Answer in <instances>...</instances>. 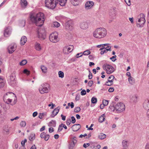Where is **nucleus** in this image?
Masks as SVG:
<instances>
[{
    "label": "nucleus",
    "mask_w": 149,
    "mask_h": 149,
    "mask_svg": "<svg viewBox=\"0 0 149 149\" xmlns=\"http://www.w3.org/2000/svg\"><path fill=\"white\" fill-rule=\"evenodd\" d=\"M125 1L128 6H130L131 5L130 0H125Z\"/></svg>",
    "instance_id": "nucleus-56"
},
{
    "label": "nucleus",
    "mask_w": 149,
    "mask_h": 149,
    "mask_svg": "<svg viewBox=\"0 0 149 149\" xmlns=\"http://www.w3.org/2000/svg\"><path fill=\"white\" fill-rule=\"evenodd\" d=\"M35 49L38 51L40 50L42 48L40 44L37 42L35 43Z\"/></svg>",
    "instance_id": "nucleus-28"
},
{
    "label": "nucleus",
    "mask_w": 149,
    "mask_h": 149,
    "mask_svg": "<svg viewBox=\"0 0 149 149\" xmlns=\"http://www.w3.org/2000/svg\"><path fill=\"white\" fill-rule=\"evenodd\" d=\"M35 139V134H31L29 137V139L31 141H32Z\"/></svg>",
    "instance_id": "nucleus-35"
},
{
    "label": "nucleus",
    "mask_w": 149,
    "mask_h": 149,
    "mask_svg": "<svg viewBox=\"0 0 149 149\" xmlns=\"http://www.w3.org/2000/svg\"><path fill=\"white\" fill-rule=\"evenodd\" d=\"M46 134L45 132H42L40 134V137L42 138H44Z\"/></svg>",
    "instance_id": "nucleus-48"
},
{
    "label": "nucleus",
    "mask_w": 149,
    "mask_h": 149,
    "mask_svg": "<svg viewBox=\"0 0 149 149\" xmlns=\"http://www.w3.org/2000/svg\"><path fill=\"white\" fill-rule=\"evenodd\" d=\"M114 90L113 88H110L109 89L108 91L109 92H112L114 91Z\"/></svg>",
    "instance_id": "nucleus-63"
},
{
    "label": "nucleus",
    "mask_w": 149,
    "mask_h": 149,
    "mask_svg": "<svg viewBox=\"0 0 149 149\" xmlns=\"http://www.w3.org/2000/svg\"><path fill=\"white\" fill-rule=\"evenodd\" d=\"M27 41V38L25 36H22L20 40L21 44L22 45H24Z\"/></svg>",
    "instance_id": "nucleus-27"
},
{
    "label": "nucleus",
    "mask_w": 149,
    "mask_h": 149,
    "mask_svg": "<svg viewBox=\"0 0 149 149\" xmlns=\"http://www.w3.org/2000/svg\"><path fill=\"white\" fill-rule=\"evenodd\" d=\"M38 37L40 40H44L46 38L45 31L43 29H39L37 31Z\"/></svg>",
    "instance_id": "nucleus-9"
},
{
    "label": "nucleus",
    "mask_w": 149,
    "mask_h": 149,
    "mask_svg": "<svg viewBox=\"0 0 149 149\" xmlns=\"http://www.w3.org/2000/svg\"><path fill=\"white\" fill-rule=\"evenodd\" d=\"M58 76L59 77L63 78L64 77V73L61 71H59L58 72Z\"/></svg>",
    "instance_id": "nucleus-39"
},
{
    "label": "nucleus",
    "mask_w": 149,
    "mask_h": 149,
    "mask_svg": "<svg viewBox=\"0 0 149 149\" xmlns=\"http://www.w3.org/2000/svg\"><path fill=\"white\" fill-rule=\"evenodd\" d=\"M15 97L14 101L13 103L11 104L12 105L16 104L17 102V98L15 94L12 92H8L5 94L3 96L4 101L7 104H9L11 102L12 100V97Z\"/></svg>",
    "instance_id": "nucleus-3"
},
{
    "label": "nucleus",
    "mask_w": 149,
    "mask_h": 149,
    "mask_svg": "<svg viewBox=\"0 0 149 149\" xmlns=\"http://www.w3.org/2000/svg\"><path fill=\"white\" fill-rule=\"evenodd\" d=\"M59 111V109L58 108L55 109L52 111V114L51 115V117H54L58 113Z\"/></svg>",
    "instance_id": "nucleus-23"
},
{
    "label": "nucleus",
    "mask_w": 149,
    "mask_h": 149,
    "mask_svg": "<svg viewBox=\"0 0 149 149\" xmlns=\"http://www.w3.org/2000/svg\"><path fill=\"white\" fill-rule=\"evenodd\" d=\"M12 29L10 27H6L4 30V35L5 37H8L11 33Z\"/></svg>",
    "instance_id": "nucleus-12"
},
{
    "label": "nucleus",
    "mask_w": 149,
    "mask_h": 149,
    "mask_svg": "<svg viewBox=\"0 0 149 149\" xmlns=\"http://www.w3.org/2000/svg\"><path fill=\"white\" fill-rule=\"evenodd\" d=\"M111 46H108L107 47H105V49H106L107 51H111Z\"/></svg>",
    "instance_id": "nucleus-51"
},
{
    "label": "nucleus",
    "mask_w": 149,
    "mask_h": 149,
    "mask_svg": "<svg viewBox=\"0 0 149 149\" xmlns=\"http://www.w3.org/2000/svg\"><path fill=\"white\" fill-rule=\"evenodd\" d=\"M66 124L67 125H69L71 123V120L70 119L67 120L66 122Z\"/></svg>",
    "instance_id": "nucleus-54"
},
{
    "label": "nucleus",
    "mask_w": 149,
    "mask_h": 149,
    "mask_svg": "<svg viewBox=\"0 0 149 149\" xmlns=\"http://www.w3.org/2000/svg\"><path fill=\"white\" fill-rule=\"evenodd\" d=\"M138 97L136 95H134L130 96V100L132 102H137Z\"/></svg>",
    "instance_id": "nucleus-20"
},
{
    "label": "nucleus",
    "mask_w": 149,
    "mask_h": 149,
    "mask_svg": "<svg viewBox=\"0 0 149 149\" xmlns=\"http://www.w3.org/2000/svg\"><path fill=\"white\" fill-rule=\"evenodd\" d=\"M128 141L126 140H124L122 142V144L124 148L127 147L128 146Z\"/></svg>",
    "instance_id": "nucleus-36"
},
{
    "label": "nucleus",
    "mask_w": 149,
    "mask_h": 149,
    "mask_svg": "<svg viewBox=\"0 0 149 149\" xmlns=\"http://www.w3.org/2000/svg\"><path fill=\"white\" fill-rule=\"evenodd\" d=\"M97 99L94 97H93L91 100V102L93 104L96 103L97 102Z\"/></svg>",
    "instance_id": "nucleus-41"
},
{
    "label": "nucleus",
    "mask_w": 149,
    "mask_h": 149,
    "mask_svg": "<svg viewBox=\"0 0 149 149\" xmlns=\"http://www.w3.org/2000/svg\"><path fill=\"white\" fill-rule=\"evenodd\" d=\"M86 94V91L85 90H83L81 92V94L82 95H85Z\"/></svg>",
    "instance_id": "nucleus-55"
},
{
    "label": "nucleus",
    "mask_w": 149,
    "mask_h": 149,
    "mask_svg": "<svg viewBox=\"0 0 149 149\" xmlns=\"http://www.w3.org/2000/svg\"><path fill=\"white\" fill-rule=\"evenodd\" d=\"M145 149H149V143H148L146 144Z\"/></svg>",
    "instance_id": "nucleus-64"
},
{
    "label": "nucleus",
    "mask_w": 149,
    "mask_h": 149,
    "mask_svg": "<svg viewBox=\"0 0 149 149\" xmlns=\"http://www.w3.org/2000/svg\"><path fill=\"white\" fill-rule=\"evenodd\" d=\"M17 45L15 44H12L8 46V50L9 53L10 54H12L16 50Z\"/></svg>",
    "instance_id": "nucleus-13"
},
{
    "label": "nucleus",
    "mask_w": 149,
    "mask_h": 149,
    "mask_svg": "<svg viewBox=\"0 0 149 149\" xmlns=\"http://www.w3.org/2000/svg\"><path fill=\"white\" fill-rule=\"evenodd\" d=\"M100 50L101 51L100 54L101 55H103L104 53H106L107 52V51L106 49H105V47H103L100 49Z\"/></svg>",
    "instance_id": "nucleus-33"
},
{
    "label": "nucleus",
    "mask_w": 149,
    "mask_h": 149,
    "mask_svg": "<svg viewBox=\"0 0 149 149\" xmlns=\"http://www.w3.org/2000/svg\"><path fill=\"white\" fill-rule=\"evenodd\" d=\"M90 145V144L89 143H84L83 145V147L85 148H86L89 146Z\"/></svg>",
    "instance_id": "nucleus-59"
},
{
    "label": "nucleus",
    "mask_w": 149,
    "mask_h": 149,
    "mask_svg": "<svg viewBox=\"0 0 149 149\" xmlns=\"http://www.w3.org/2000/svg\"><path fill=\"white\" fill-rule=\"evenodd\" d=\"M20 3L21 8L23 9H24L26 7L28 4L26 0H21Z\"/></svg>",
    "instance_id": "nucleus-18"
},
{
    "label": "nucleus",
    "mask_w": 149,
    "mask_h": 149,
    "mask_svg": "<svg viewBox=\"0 0 149 149\" xmlns=\"http://www.w3.org/2000/svg\"><path fill=\"white\" fill-rule=\"evenodd\" d=\"M128 81L131 84H133L134 83V80L133 78L131 76L129 77Z\"/></svg>",
    "instance_id": "nucleus-37"
},
{
    "label": "nucleus",
    "mask_w": 149,
    "mask_h": 149,
    "mask_svg": "<svg viewBox=\"0 0 149 149\" xmlns=\"http://www.w3.org/2000/svg\"><path fill=\"white\" fill-rule=\"evenodd\" d=\"M143 107L144 108L148 110L149 109V100H146L143 104Z\"/></svg>",
    "instance_id": "nucleus-22"
},
{
    "label": "nucleus",
    "mask_w": 149,
    "mask_h": 149,
    "mask_svg": "<svg viewBox=\"0 0 149 149\" xmlns=\"http://www.w3.org/2000/svg\"><path fill=\"white\" fill-rule=\"evenodd\" d=\"M49 137V136L48 134H46L44 138V139L45 140L47 141Z\"/></svg>",
    "instance_id": "nucleus-50"
},
{
    "label": "nucleus",
    "mask_w": 149,
    "mask_h": 149,
    "mask_svg": "<svg viewBox=\"0 0 149 149\" xmlns=\"http://www.w3.org/2000/svg\"><path fill=\"white\" fill-rule=\"evenodd\" d=\"M103 68L106 71L107 74L113 73L115 70L114 68L111 65L108 64H104L103 66Z\"/></svg>",
    "instance_id": "nucleus-7"
},
{
    "label": "nucleus",
    "mask_w": 149,
    "mask_h": 149,
    "mask_svg": "<svg viewBox=\"0 0 149 149\" xmlns=\"http://www.w3.org/2000/svg\"><path fill=\"white\" fill-rule=\"evenodd\" d=\"M58 33L56 32L51 33L49 36V39L50 41L53 43H56L58 42Z\"/></svg>",
    "instance_id": "nucleus-8"
},
{
    "label": "nucleus",
    "mask_w": 149,
    "mask_h": 149,
    "mask_svg": "<svg viewBox=\"0 0 149 149\" xmlns=\"http://www.w3.org/2000/svg\"><path fill=\"white\" fill-rule=\"evenodd\" d=\"M53 25L54 26L56 27H59L60 26V24L57 22H54L53 23Z\"/></svg>",
    "instance_id": "nucleus-40"
},
{
    "label": "nucleus",
    "mask_w": 149,
    "mask_h": 149,
    "mask_svg": "<svg viewBox=\"0 0 149 149\" xmlns=\"http://www.w3.org/2000/svg\"><path fill=\"white\" fill-rule=\"evenodd\" d=\"M27 63V61L26 60H22L20 63V64L21 65H25Z\"/></svg>",
    "instance_id": "nucleus-42"
},
{
    "label": "nucleus",
    "mask_w": 149,
    "mask_h": 149,
    "mask_svg": "<svg viewBox=\"0 0 149 149\" xmlns=\"http://www.w3.org/2000/svg\"><path fill=\"white\" fill-rule=\"evenodd\" d=\"M27 141V140L26 139H25L23 141H22L21 142V144L22 146H24L25 145V143Z\"/></svg>",
    "instance_id": "nucleus-49"
},
{
    "label": "nucleus",
    "mask_w": 149,
    "mask_h": 149,
    "mask_svg": "<svg viewBox=\"0 0 149 149\" xmlns=\"http://www.w3.org/2000/svg\"><path fill=\"white\" fill-rule=\"evenodd\" d=\"M141 18L138 19V22L139 23L136 24L137 26L140 27L143 26L144 24L146 22V20L145 18V15L144 14H140Z\"/></svg>",
    "instance_id": "nucleus-10"
},
{
    "label": "nucleus",
    "mask_w": 149,
    "mask_h": 149,
    "mask_svg": "<svg viewBox=\"0 0 149 149\" xmlns=\"http://www.w3.org/2000/svg\"><path fill=\"white\" fill-rule=\"evenodd\" d=\"M77 142V138L75 136L71 138L70 141L69 146V149H73Z\"/></svg>",
    "instance_id": "nucleus-11"
},
{
    "label": "nucleus",
    "mask_w": 149,
    "mask_h": 149,
    "mask_svg": "<svg viewBox=\"0 0 149 149\" xmlns=\"http://www.w3.org/2000/svg\"><path fill=\"white\" fill-rule=\"evenodd\" d=\"M116 55H114L113 56H112L111 57L110 59L111 60H112V61H113V62H114L116 60V59L115 58V59H113L116 58Z\"/></svg>",
    "instance_id": "nucleus-52"
},
{
    "label": "nucleus",
    "mask_w": 149,
    "mask_h": 149,
    "mask_svg": "<svg viewBox=\"0 0 149 149\" xmlns=\"http://www.w3.org/2000/svg\"><path fill=\"white\" fill-rule=\"evenodd\" d=\"M40 68L41 70L44 74L46 73L47 72V68L44 65H41L40 66Z\"/></svg>",
    "instance_id": "nucleus-25"
},
{
    "label": "nucleus",
    "mask_w": 149,
    "mask_h": 149,
    "mask_svg": "<svg viewBox=\"0 0 149 149\" xmlns=\"http://www.w3.org/2000/svg\"><path fill=\"white\" fill-rule=\"evenodd\" d=\"M105 119V115L104 114H102L101 116H100L99 118V121L100 123L102 122Z\"/></svg>",
    "instance_id": "nucleus-32"
},
{
    "label": "nucleus",
    "mask_w": 149,
    "mask_h": 149,
    "mask_svg": "<svg viewBox=\"0 0 149 149\" xmlns=\"http://www.w3.org/2000/svg\"><path fill=\"white\" fill-rule=\"evenodd\" d=\"M67 0H56L57 3H58L61 6H64L67 2Z\"/></svg>",
    "instance_id": "nucleus-24"
},
{
    "label": "nucleus",
    "mask_w": 149,
    "mask_h": 149,
    "mask_svg": "<svg viewBox=\"0 0 149 149\" xmlns=\"http://www.w3.org/2000/svg\"><path fill=\"white\" fill-rule=\"evenodd\" d=\"M93 82L92 81H90L88 83V85L89 86L91 87L93 84Z\"/></svg>",
    "instance_id": "nucleus-53"
},
{
    "label": "nucleus",
    "mask_w": 149,
    "mask_h": 149,
    "mask_svg": "<svg viewBox=\"0 0 149 149\" xmlns=\"http://www.w3.org/2000/svg\"><path fill=\"white\" fill-rule=\"evenodd\" d=\"M106 136V135L105 134L102 133H100L98 134V137L99 139L102 140L105 138Z\"/></svg>",
    "instance_id": "nucleus-30"
},
{
    "label": "nucleus",
    "mask_w": 149,
    "mask_h": 149,
    "mask_svg": "<svg viewBox=\"0 0 149 149\" xmlns=\"http://www.w3.org/2000/svg\"><path fill=\"white\" fill-rule=\"evenodd\" d=\"M71 118L72 123H74L76 122V120L75 118L73 116H72L71 117Z\"/></svg>",
    "instance_id": "nucleus-57"
},
{
    "label": "nucleus",
    "mask_w": 149,
    "mask_h": 149,
    "mask_svg": "<svg viewBox=\"0 0 149 149\" xmlns=\"http://www.w3.org/2000/svg\"><path fill=\"white\" fill-rule=\"evenodd\" d=\"M23 72L27 75H29L30 74V72L26 69H24Z\"/></svg>",
    "instance_id": "nucleus-47"
},
{
    "label": "nucleus",
    "mask_w": 149,
    "mask_h": 149,
    "mask_svg": "<svg viewBox=\"0 0 149 149\" xmlns=\"http://www.w3.org/2000/svg\"><path fill=\"white\" fill-rule=\"evenodd\" d=\"M73 46H70V47H64L63 49V50H64L67 49L68 51L69 52H71L73 50Z\"/></svg>",
    "instance_id": "nucleus-34"
},
{
    "label": "nucleus",
    "mask_w": 149,
    "mask_h": 149,
    "mask_svg": "<svg viewBox=\"0 0 149 149\" xmlns=\"http://www.w3.org/2000/svg\"><path fill=\"white\" fill-rule=\"evenodd\" d=\"M81 0H71L72 4L74 6H76L79 5Z\"/></svg>",
    "instance_id": "nucleus-26"
},
{
    "label": "nucleus",
    "mask_w": 149,
    "mask_h": 149,
    "mask_svg": "<svg viewBox=\"0 0 149 149\" xmlns=\"http://www.w3.org/2000/svg\"><path fill=\"white\" fill-rule=\"evenodd\" d=\"M107 34V31L104 27L96 29L93 33L94 37L97 38H102L105 37Z\"/></svg>",
    "instance_id": "nucleus-2"
},
{
    "label": "nucleus",
    "mask_w": 149,
    "mask_h": 149,
    "mask_svg": "<svg viewBox=\"0 0 149 149\" xmlns=\"http://www.w3.org/2000/svg\"><path fill=\"white\" fill-rule=\"evenodd\" d=\"M109 108L111 111L120 113L125 110V107L123 103L119 102L115 106H110Z\"/></svg>",
    "instance_id": "nucleus-4"
},
{
    "label": "nucleus",
    "mask_w": 149,
    "mask_h": 149,
    "mask_svg": "<svg viewBox=\"0 0 149 149\" xmlns=\"http://www.w3.org/2000/svg\"><path fill=\"white\" fill-rule=\"evenodd\" d=\"M88 77L89 79H91L92 78V74L90 71H89V74Z\"/></svg>",
    "instance_id": "nucleus-58"
},
{
    "label": "nucleus",
    "mask_w": 149,
    "mask_h": 149,
    "mask_svg": "<svg viewBox=\"0 0 149 149\" xmlns=\"http://www.w3.org/2000/svg\"><path fill=\"white\" fill-rule=\"evenodd\" d=\"M16 77L14 75H11L10 76V78L8 79V83L9 84L12 86H13L16 83Z\"/></svg>",
    "instance_id": "nucleus-14"
},
{
    "label": "nucleus",
    "mask_w": 149,
    "mask_h": 149,
    "mask_svg": "<svg viewBox=\"0 0 149 149\" xmlns=\"http://www.w3.org/2000/svg\"><path fill=\"white\" fill-rule=\"evenodd\" d=\"M21 126L22 127H25L26 125V123L25 121H22L20 123Z\"/></svg>",
    "instance_id": "nucleus-43"
},
{
    "label": "nucleus",
    "mask_w": 149,
    "mask_h": 149,
    "mask_svg": "<svg viewBox=\"0 0 149 149\" xmlns=\"http://www.w3.org/2000/svg\"><path fill=\"white\" fill-rule=\"evenodd\" d=\"M49 90V85L47 83L42 84L39 88L40 93L41 94L47 93Z\"/></svg>",
    "instance_id": "nucleus-6"
},
{
    "label": "nucleus",
    "mask_w": 149,
    "mask_h": 149,
    "mask_svg": "<svg viewBox=\"0 0 149 149\" xmlns=\"http://www.w3.org/2000/svg\"><path fill=\"white\" fill-rule=\"evenodd\" d=\"M56 124V121L55 120H52L49 123L48 125L49 127H55Z\"/></svg>",
    "instance_id": "nucleus-29"
},
{
    "label": "nucleus",
    "mask_w": 149,
    "mask_h": 149,
    "mask_svg": "<svg viewBox=\"0 0 149 149\" xmlns=\"http://www.w3.org/2000/svg\"><path fill=\"white\" fill-rule=\"evenodd\" d=\"M114 77L113 75H111L108 78V81L105 83V85L107 86H111L113 83V80Z\"/></svg>",
    "instance_id": "nucleus-15"
},
{
    "label": "nucleus",
    "mask_w": 149,
    "mask_h": 149,
    "mask_svg": "<svg viewBox=\"0 0 149 149\" xmlns=\"http://www.w3.org/2000/svg\"><path fill=\"white\" fill-rule=\"evenodd\" d=\"M63 129V127L62 126V124H61V125H60L58 127V132H60Z\"/></svg>",
    "instance_id": "nucleus-44"
},
{
    "label": "nucleus",
    "mask_w": 149,
    "mask_h": 149,
    "mask_svg": "<svg viewBox=\"0 0 149 149\" xmlns=\"http://www.w3.org/2000/svg\"><path fill=\"white\" fill-rule=\"evenodd\" d=\"M37 148L35 144L33 145L30 148V149H36Z\"/></svg>",
    "instance_id": "nucleus-61"
},
{
    "label": "nucleus",
    "mask_w": 149,
    "mask_h": 149,
    "mask_svg": "<svg viewBox=\"0 0 149 149\" xmlns=\"http://www.w3.org/2000/svg\"><path fill=\"white\" fill-rule=\"evenodd\" d=\"M66 29L68 30H72V26L71 21H68L66 23Z\"/></svg>",
    "instance_id": "nucleus-21"
},
{
    "label": "nucleus",
    "mask_w": 149,
    "mask_h": 149,
    "mask_svg": "<svg viewBox=\"0 0 149 149\" xmlns=\"http://www.w3.org/2000/svg\"><path fill=\"white\" fill-rule=\"evenodd\" d=\"M80 108L79 107H77L74 110V112L76 113H78L80 111Z\"/></svg>",
    "instance_id": "nucleus-46"
},
{
    "label": "nucleus",
    "mask_w": 149,
    "mask_h": 149,
    "mask_svg": "<svg viewBox=\"0 0 149 149\" xmlns=\"http://www.w3.org/2000/svg\"><path fill=\"white\" fill-rule=\"evenodd\" d=\"M49 132L50 133H52L54 132V130L52 127H51L49 129Z\"/></svg>",
    "instance_id": "nucleus-62"
},
{
    "label": "nucleus",
    "mask_w": 149,
    "mask_h": 149,
    "mask_svg": "<svg viewBox=\"0 0 149 149\" xmlns=\"http://www.w3.org/2000/svg\"><path fill=\"white\" fill-rule=\"evenodd\" d=\"M104 106H107L108 104L109 103V101L107 100H104L102 102Z\"/></svg>",
    "instance_id": "nucleus-45"
},
{
    "label": "nucleus",
    "mask_w": 149,
    "mask_h": 149,
    "mask_svg": "<svg viewBox=\"0 0 149 149\" xmlns=\"http://www.w3.org/2000/svg\"><path fill=\"white\" fill-rule=\"evenodd\" d=\"M45 6L49 8L53 9L56 7L57 4L56 0H45Z\"/></svg>",
    "instance_id": "nucleus-5"
},
{
    "label": "nucleus",
    "mask_w": 149,
    "mask_h": 149,
    "mask_svg": "<svg viewBox=\"0 0 149 149\" xmlns=\"http://www.w3.org/2000/svg\"><path fill=\"white\" fill-rule=\"evenodd\" d=\"M31 21L38 26H41L45 21L44 15L41 12L37 14H31L30 15Z\"/></svg>",
    "instance_id": "nucleus-1"
},
{
    "label": "nucleus",
    "mask_w": 149,
    "mask_h": 149,
    "mask_svg": "<svg viewBox=\"0 0 149 149\" xmlns=\"http://www.w3.org/2000/svg\"><path fill=\"white\" fill-rule=\"evenodd\" d=\"M80 28L83 29H86L88 28V23L86 22H83L81 23L80 25Z\"/></svg>",
    "instance_id": "nucleus-17"
},
{
    "label": "nucleus",
    "mask_w": 149,
    "mask_h": 149,
    "mask_svg": "<svg viewBox=\"0 0 149 149\" xmlns=\"http://www.w3.org/2000/svg\"><path fill=\"white\" fill-rule=\"evenodd\" d=\"M83 55L82 53H78L76 54L77 57L78 58L79 57H81Z\"/></svg>",
    "instance_id": "nucleus-60"
},
{
    "label": "nucleus",
    "mask_w": 149,
    "mask_h": 149,
    "mask_svg": "<svg viewBox=\"0 0 149 149\" xmlns=\"http://www.w3.org/2000/svg\"><path fill=\"white\" fill-rule=\"evenodd\" d=\"M91 53V52L89 50H87L84 52L83 53V55L87 56Z\"/></svg>",
    "instance_id": "nucleus-38"
},
{
    "label": "nucleus",
    "mask_w": 149,
    "mask_h": 149,
    "mask_svg": "<svg viewBox=\"0 0 149 149\" xmlns=\"http://www.w3.org/2000/svg\"><path fill=\"white\" fill-rule=\"evenodd\" d=\"M5 82V80L0 76V88L3 87L4 86Z\"/></svg>",
    "instance_id": "nucleus-31"
},
{
    "label": "nucleus",
    "mask_w": 149,
    "mask_h": 149,
    "mask_svg": "<svg viewBox=\"0 0 149 149\" xmlns=\"http://www.w3.org/2000/svg\"><path fill=\"white\" fill-rule=\"evenodd\" d=\"M94 3L91 1H88L85 4V8L88 10L91 8L93 6Z\"/></svg>",
    "instance_id": "nucleus-16"
},
{
    "label": "nucleus",
    "mask_w": 149,
    "mask_h": 149,
    "mask_svg": "<svg viewBox=\"0 0 149 149\" xmlns=\"http://www.w3.org/2000/svg\"><path fill=\"white\" fill-rule=\"evenodd\" d=\"M81 126L79 124H76L73 125L72 127V129L73 131H77L80 128Z\"/></svg>",
    "instance_id": "nucleus-19"
}]
</instances>
